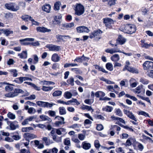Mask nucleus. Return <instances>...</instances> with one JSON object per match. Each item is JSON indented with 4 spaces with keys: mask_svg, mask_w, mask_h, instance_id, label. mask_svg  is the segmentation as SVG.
<instances>
[{
    "mask_svg": "<svg viewBox=\"0 0 153 153\" xmlns=\"http://www.w3.org/2000/svg\"><path fill=\"white\" fill-rule=\"evenodd\" d=\"M110 59L112 61L117 62L119 60L120 58L118 54H115L111 56Z\"/></svg>",
    "mask_w": 153,
    "mask_h": 153,
    "instance_id": "nucleus-19",
    "label": "nucleus"
},
{
    "mask_svg": "<svg viewBox=\"0 0 153 153\" xmlns=\"http://www.w3.org/2000/svg\"><path fill=\"white\" fill-rule=\"evenodd\" d=\"M103 129V126L101 124H97L96 129L98 131H101Z\"/></svg>",
    "mask_w": 153,
    "mask_h": 153,
    "instance_id": "nucleus-55",
    "label": "nucleus"
},
{
    "mask_svg": "<svg viewBox=\"0 0 153 153\" xmlns=\"http://www.w3.org/2000/svg\"><path fill=\"white\" fill-rule=\"evenodd\" d=\"M138 114L143 115L145 116L146 117H150L148 113H147L145 111H140L138 113Z\"/></svg>",
    "mask_w": 153,
    "mask_h": 153,
    "instance_id": "nucleus-53",
    "label": "nucleus"
},
{
    "mask_svg": "<svg viewBox=\"0 0 153 153\" xmlns=\"http://www.w3.org/2000/svg\"><path fill=\"white\" fill-rule=\"evenodd\" d=\"M131 138H128L126 140V144H124L126 146H130L131 145Z\"/></svg>",
    "mask_w": 153,
    "mask_h": 153,
    "instance_id": "nucleus-57",
    "label": "nucleus"
},
{
    "mask_svg": "<svg viewBox=\"0 0 153 153\" xmlns=\"http://www.w3.org/2000/svg\"><path fill=\"white\" fill-rule=\"evenodd\" d=\"M63 37H68L69 38H70V37L68 35H59L58 37H57V39L58 40L59 42H60L61 40H63V39H61Z\"/></svg>",
    "mask_w": 153,
    "mask_h": 153,
    "instance_id": "nucleus-51",
    "label": "nucleus"
},
{
    "mask_svg": "<svg viewBox=\"0 0 153 153\" xmlns=\"http://www.w3.org/2000/svg\"><path fill=\"white\" fill-rule=\"evenodd\" d=\"M149 9L146 8L145 7H143L140 9V12L143 16H147L149 15Z\"/></svg>",
    "mask_w": 153,
    "mask_h": 153,
    "instance_id": "nucleus-13",
    "label": "nucleus"
},
{
    "mask_svg": "<svg viewBox=\"0 0 153 153\" xmlns=\"http://www.w3.org/2000/svg\"><path fill=\"white\" fill-rule=\"evenodd\" d=\"M36 30L37 32L45 33L48 32V29L44 27H36Z\"/></svg>",
    "mask_w": 153,
    "mask_h": 153,
    "instance_id": "nucleus-22",
    "label": "nucleus"
},
{
    "mask_svg": "<svg viewBox=\"0 0 153 153\" xmlns=\"http://www.w3.org/2000/svg\"><path fill=\"white\" fill-rule=\"evenodd\" d=\"M7 124L9 125L10 124L9 126L10 128V129L12 130H15L18 127V125H15L13 123V122L11 121H7Z\"/></svg>",
    "mask_w": 153,
    "mask_h": 153,
    "instance_id": "nucleus-15",
    "label": "nucleus"
},
{
    "mask_svg": "<svg viewBox=\"0 0 153 153\" xmlns=\"http://www.w3.org/2000/svg\"><path fill=\"white\" fill-rule=\"evenodd\" d=\"M56 112L54 111L49 110L48 111V114L52 117H54L55 116Z\"/></svg>",
    "mask_w": 153,
    "mask_h": 153,
    "instance_id": "nucleus-58",
    "label": "nucleus"
},
{
    "mask_svg": "<svg viewBox=\"0 0 153 153\" xmlns=\"http://www.w3.org/2000/svg\"><path fill=\"white\" fill-rule=\"evenodd\" d=\"M33 130V128L32 127H23L22 128V132H26L29 131L30 130Z\"/></svg>",
    "mask_w": 153,
    "mask_h": 153,
    "instance_id": "nucleus-38",
    "label": "nucleus"
},
{
    "mask_svg": "<svg viewBox=\"0 0 153 153\" xmlns=\"http://www.w3.org/2000/svg\"><path fill=\"white\" fill-rule=\"evenodd\" d=\"M23 137L26 141H30V140L36 138L37 136L36 135L32 133H26L23 134Z\"/></svg>",
    "mask_w": 153,
    "mask_h": 153,
    "instance_id": "nucleus-7",
    "label": "nucleus"
},
{
    "mask_svg": "<svg viewBox=\"0 0 153 153\" xmlns=\"http://www.w3.org/2000/svg\"><path fill=\"white\" fill-rule=\"evenodd\" d=\"M58 151V150L57 148H54L52 149H49L48 150V153H57Z\"/></svg>",
    "mask_w": 153,
    "mask_h": 153,
    "instance_id": "nucleus-52",
    "label": "nucleus"
},
{
    "mask_svg": "<svg viewBox=\"0 0 153 153\" xmlns=\"http://www.w3.org/2000/svg\"><path fill=\"white\" fill-rule=\"evenodd\" d=\"M147 75L149 77L153 79V70H151Z\"/></svg>",
    "mask_w": 153,
    "mask_h": 153,
    "instance_id": "nucleus-63",
    "label": "nucleus"
},
{
    "mask_svg": "<svg viewBox=\"0 0 153 153\" xmlns=\"http://www.w3.org/2000/svg\"><path fill=\"white\" fill-rule=\"evenodd\" d=\"M143 68L144 70H152L153 69V62L146 61L143 65Z\"/></svg>",
    "mask_w": 153,
    "mask_h": 153,
    "instance_id": "nucleus-5",
    "label": "nucleus"
},
{
    "mask_svg": "<svg viewBox=\"0 0 153 153\" xmlns=\"http://www.w3.org/2000/svg\"><path fill=\"white\" fill-rule=\"evenodd\" d=\"M21 153H31L29 150H27L25 149H23L20 150Z\"/></svg>",
    "mask_w": 153,
    "mask_h": 153,
    "instance_id": "nucleus-64",
    "label": "nucleus"
},
{
    "mask_svg": "<svg viewBox=\"0 0 153 153\" xmlns=\"http://www.w3.org/2000/svg\"><path fill=\"white\" fill-rule=\"evenodd\" d=\"M10 71L12 73L13 77H16L18 75L17 71L16 69H11L10 70Z\"/></svg>",
    "mask_w": 153,
    "mask_h": 153,
    "instance_id": "nucleus-49",
    "label": "nucleus"
},
{
    "mask_svg": "<svg viewBox=\"0 0 153 153\" xmlns=\"http://www.w3.org/2000/svg\"><path fill=\"white\" fill-rule=\"evenodd\" d=\"M21 18L25 22H28L29 20L31 21L32 18L31 16L28 15L22 16L21 17Z\"/></svg>",
    "mask_w": 153,
    "mask_h": 153,
    "instance_id": "nucleus-18",
    "label": "nucleus"
},
{
    "mask_svg": "<svg viewBox=\"0 0 153 153\" xmlns=\"http://www.w3.org/2000/svg\"><path fill=\"white\" fill-rule=\"evenodd\" d=\"M115 110V113L117 115L120 117H122V113L120 108L116 109Z\"/></svg>",
    "mask_w": 153,
    "mask_h": 153,
    "instance_id": "nucleus-47",
    "label": "nucleus"
},
{
    "mask_svg": "<svg viewBox=\"0 0 153 153\" xmlns=\"http://www.w3.org/2000/svg\"><path fill=\"white\" fill-rule=\"evenodd\" d=\"M14 81L17 83L21 84L23 82V77L20 76L19 77L16 78Z\"/></svg>",
    "mask_w": 153,
    "mask_h": 153,
    "instance_id": "nucleus-34",
    "label": "nucleus"
},
{
    "mask_svg": "<svg viewBox=\"0 0 153 153\" xmlns=\"http://www.w3.org/2000/svg\"><path fill=\"white\" fill-rule=\"evenodd\" d=\"M51 59L52 61L54 62H57L59 60L60 57L57 54L55 53L52 55Z\"/></svg>",
    "mask_w": 153,
    "mask_h": 153,
    "instance_id": "nucleus-20",
    "label": "nucleus"
},
{
    "mask_svg": "<svg viewBox=\"0 0 153 153\" xmlns=\"http://www.w3.org/2000/svg\"><path fill=\"white\" fill-rule=\"evenodd\" d=\"M2 33H4L7 36H8L10 34H13V31L12 30H10L8 29L5 30L4 29V30Z\"/></svg>",
    "mask_w": 153,
    "mask_h": 153,
    "instance_id": "nucleus-37",
    "label": "nucleus"
},
{
    "mask_svg": "<svg viewBox=\"0 0 153 153\" xmlns=\"http://www.w3.org/2000/svg\"><path fill=\"white\" fill-rule=\"evenodd\" d=\"M53 139L54 141L57 142H60L61 140V137H57V135H53Z\"/></svg>",
    "mask_w": 153,
    "mask_h": 153,
    "instance_id": "nucleus-45",
    "label": "nucleus"
},
{
    "mask_svg": "<svg viewBox=\"0 0 153 153\" xmlns=\"http://www.w3.org/2000/svg\"><path fill=\"white\" fill-rule=\"evenodd\" d=\"M123 112L124 114H126L128 117L134 120L135 122L137 121V118L131 112L125 109L123 110Z\"/></svg>",
    "mask_w": 153,
    "mask_h": 153,
    "instance_id": "nucleus-8",
    "label": "nucleus"
},
{
    "mask_svg": "<svg viewBox=\"0 0 153 153\" xmlns=\"http://www.w3.org/2000/svg\"><path fill=\"white\" fill-rule=\"evenodd\" d=\"M62 16L61 15H59L58 16H54L53 17L54 21H53V23L54 24L59 25L60 24V22L57 19H62Z\"/></svg>",
    "mask_w": 153,
    "mask_h": 153,
    "instance_id": "nucleus-11",
    "label": "nucleus"
},
{
    "mask_svg": "<svg viewBox=\"0 0 153 153\" xmlns=\"http://www.w3.org/2000/svg\"><path fill=\"white\" fill-rule=\"evenodd\" d=\"M75 102L77 105H79L80 104V102H79L76 99H74L72 98V100H68L67 102H65V105H69L71 104L72 102Z\"/></svg>",
    "mask_w": 153,
    "mask_h": 153,
    "instance_id": "nucleus-14",
    "label": "nucleus"
},
{
    "mask_svg": "<svg viewBox=\"0 0 153 153\" xmlns=\"http://www.w3.org/2000/svg\"><path fill=\"white\" fill-rule=\"evenodd\" d=\"M18 56L21 59H26L27 58V52L26 51H23L22 53L19 54Z\"/></svg>",
    "mask_w": 153,
    "mask_h": 153,
    "instance_id": "nucleus-33",
    "label": "nucleus"
},
{
    "mask_svg": "<svg viewBox=\"0 0 153 153\" xmlns=\"http://www.w3.org/2000/svg\"><path fill=\"white\" fill-rule=\"evenodd\" d=\"M111 118L113 120H117L119 121V122H120L122 123L125 124V122L123 118L118 117H116L114 116H111Z\"/></svg>",
    "mask_w": 153,
    "mask_h": 153,
    "instance_id": "nucleus-28",
    "label": "nucleus"
},
{
    "mask_svg": "<svg viewBox=\"0 0 153 153\" xmlns=\"http://www.w3.org/2000/svg\"><path fill=\"white\" fill-rule=\"evenodd\" d=\"M105 67L108 70L110 71H111L113 70V65L111 63L108 62L106 64Z\"/></svg>",
    "mask_w": 153,
    "mask_h": 153,
    "instance_id": "nucleus-29",
    "label": "nucleus"
},
{
    "mask_svg": "<svg viewBox=\"0 0 153 153\" xmlns=\"http://www.w3.org/2000/svg\"><path fill=\"white\" fill-rule=\"evenodd\" d=\"M129 71L133 73L138 74L139 73L138 70L133 67L130 68V70H129Z\"/></svg>",
    "mask_w": 153,
    "mask_h": 153,
    "instance_id": "nucleus-50",
    "label": "nucleus"
},
{
    "mask_svg": "<svg viewBox=\"0 0 153 153\" xmlns=\"http://www.w3.org/2000/svg\"><path fill=\"white\" fill-rule=\"evenodd\" d=\"M60 49L59 46L54 45H48V49L50 51H59Z\"/></svg>",
    "mask_w": 153,
    "mask_h": 153,
    "instance_id": "nucleus-10",
    "label": "nucleus"
},
{
    "mask_svg": "<svg viewBox=\"0 0 153 153\" xmlns=\"http://www.w3.org/2000/svg\"><path fill=\"white\" fill-rule=\"evenodd\" d=\"M59 113L60 115L65 114L66 113V111L65 108L63 107H60L59 108Z\"/></svg>",
    "mask_w": 153,
    "mask_h": 153,
    "instance_id": "nucleus-31",
    "label": "nucleus"
},
{
    "mask_svg": "<svg viewBox=\"0 0 153 153\" xmlns=\"http://www.w3.org/2000/svg\"><path fill=\"white\" fill-rule=\"evenodd\" d=\"M4 6L6 9L13 11H16L19 9V5H16L15 3H6Z\"/></svg>",
    "mask_w": 153,
    "mask_h": 153,
    "instance_id": "nucleus-2",
    "label": "nucleus"
},
{
    "mask_svg": "<svg viewBox=\"0 0 153 153\" xmlns=\"http://www.w3.org/2000/svg\"><path fill=\"white\" fill-rule=\"evenodd\" d=\"M61 25L62 27L61 28V29L63 30L66 29L68 30L74 26V23L72 22L69 23L62 24Z\"/></svg>",
    "mask_w": 153,
    "mask_h": 153,
    "instance_id": "nucleus-9",
    "label": "nucleus"
},
{
    "mask_svg": "<svg viewBox=\"0 0 153 153\" xmlns=\"http://www.w3.org/2000/svg\"><path fill=\"white\" fill-rule=\"evenodd\" d=\"M81 108L83 110H88V111L92 110L93 111L94 109L92 108L91 106L83 105L81 107Z\"/></svg>",
    "mask_w": 153,
    "mask_h": 153,
    "instance_id": "nucleus-30",
    "label": "nucleus"
},
{
    "mask_svg": "<svg viewBox=\"0 0 153 153\" xmlns=\"http://www.w3.org/2000/svg\"><path fill=\"white\" fill-rule=\"evenodd\" d=\"M95 96L97 98H99L100 95L101 97H103L105 95V94L103 91H97L95 94Z\"/></svg>",
    "mask_w": 153,
    "mask_h": 153,
    "instance_id": "nucleus-25",
    "label": "nucleus"
},
{
    "mask_svg": "<svg viewBox=\"0 0 153 153\" xmlns=\"http://www.w3.org/2000/svg\"><path fill=\"white\" fill-rule=\"evenodd\" d=\"M72 96V94L69 91H66L64 94V96L66 99H69L71 98Z\"/></svg>",
    "mask_w": 153,
    "mask_h": 153,
    "instance_id": "nucleus-36",
    "label": "nucleus"
},
{
    "mask_svg": "<svg viewBox=\"0 0 153 153\" xmlns=\"http://www.w3.org/2000/svg\"><path fill=\"white\" fill-rule=\"evenodd\" d=\"M82 33H88L89 32L90 30L87 27L82 26Z\"/></svg>",
    "mask_w": 153,
    "mask_h": 153,
    "instance_id": "nucleus-48",
    "label": "nucleus"
},
{
    "mask_svg": "<svg viewBox=\"0 0 153 153\" xmlns=\"http://www.w3.org/2000/svg\"><path fill=\"white\" fill-rule=\"evenodd\" d=\"M140 82L144 85H147L149 82L148 80L144 78H141L140 79Z\"/></svg>",
    "mask_w": 153,
    "mask_h": 153,
    "instance_id": "nucleus-43",
    "label": "nucleus"
},
{
    "mask_svg": "<svg viewBox=\"0 0 153 153\" xmlns=\"http://www.w3.org/2000/svg\"><path fill=\"white\" fill-rule=\"evenodd\" d=\"M13 87L10 86H6L5 87V89L6 91H12L13 90Z\"/></svg>",
    "mask_w": 153,
    "mask_h": 153,
    "instance_id": "nucleus-62",
    "label": "nucleus"
},
{
    "mask_svg": "<svg viewBox=\"0 0 153 153\" xmlns=\"http://www.w3.org/2000/svg\"><path fill=\"white\" fill-rule=\"evenodd\" d=\"M136 144H138L137 147L138 148L139 150L141 151H142L144 148V147L143 145L138 142H135V143H134L133 144V146L134 147L136 146L135 145Z\"/></svg>",
    "mask_w": 153,
    "mask_h": 153,
    "instance_id": "nucleus-26",
    "label": "nucleus"
},
{
    "mask_svg": "<svg viewBox=\"0 0 153 153\" xmlns=\"http://www.w3.org/2000/svg\"><path fill=\"white\" fill-rule=\"evenodd\" d=\"M65 123L63 121H56L55 123V124L57 126H59L60 125H61L62 124H65Z\"/></svg>",
    "mask_w": 153,
    "mask_h": 153,
    "instance_id": "nucleus-61",
    "label": "nucleus"
},
{
    "mask_svg": "<svg viewBox=\"0 0 153 153\" xmlns=\"http://www.w3.org/2000/svg\"><path fill=\"white\" fill-rule=\"evenodd\" d=\"M7 117L10 119L14 120L16 118L15 114H14L10 112H9L7 114Z\"/></svg>",
    "mask_w": 153,
    "mask_h": 153,
    "instance_id": "nucleus-40",
    "label": "nucleus"
},
{
    "mask_svg": "<svg viewBox=\"0 0 153 153\" xmlns=\"http://www.w3.org/2000/svg\"><path fill=\"white\" fill-rule=\"evenodd\" d=\"M75 14L79 16L82 14L85 11V8L84 6L80 3H77L74 9Z\"/></svg>",
    "mask_w": 153,
    "mask_h": 153,
    "instance_id": "nucleus-3",
    "label": "nucleus"
},
{
    "mask_svg": "<svg viewBox=\"0 0 153 153\" xmlns=\"http://www.w3.org/2000/svg\"><path fill=\"white\" fill-rule=\"evenodd\" d=\"M78 64L76 63H66L64 65V67L65 68H67L71 66L72 67L78 66Z\"/></svg>",
    "mask_w": 153,
    "mask_h": 153,
    "instance_id": "nucleus-42",
    "label": "nucleus"
},
{
    "mask_svg": "<svg viewBox=\"0 0 153 153\" xmlns=\"http://www.w3.org/2000/svg\"><path fill=\"white\" fill-rule=\"evenodd\" d=\"M48 6V4H46L45 5H44L42 7V9L44 11H45L47 13H48V8L46 7Z\"/></svg>",
    "mask_w": 153,
    "mask_h": 153,
    "instance_id": "nucleus-60",
    "label": "nucleus"
},
{
    "mask_svg": "<svg viewBox=\"0 0 153 153\" xmlns=\"http://www.w3.org/2000/svg\"><path fill=\"white\" fill-rule=\"evenodd\" d=\"M74 62H77L79 63L82 62V56L76 57V58L74 60Z\"/></svg>",
    "mask_w": 153,
    "mask_h": 153,
    "instance_id": "nucleus-56",
    "label": "nucleus"
},
{
    "mask_svg": "<svg viewBox=\"0 0 153 153\" xmlns=\"http://www.w3.org/2000/svg\"><path fill=\"white\" fill-rule=\"evenodd\" d=\"M103 20L106 29L107 28L110 29H112V25L114 24V21L112 19L110 18H103Z\"/></svg>",
    "mask_w": 153,
    "mask_h": 153,
    "instance_id": "nucleus-4",
    "label": "nucleus"
},
{
    "mask_svg": "<svg viewBox=\"0 0 153 153\" xmlns=\"http://www.w3.org/2000/svg\"><path fill=\"white\" fill-rule=\"evenodd\" d=\"M67 82L69 84L73 86L74 84V79L73 77H71L67 80Z\"/></svg>",
    "mask_w": 153,
    "mask_h": 153,
    "instance_id": "nucleus-44",
    "label": "nucleus"
},
{
    "mask_svg": "<svg viewBox=\"0 0 153 153\" xmlns=\"http://www.w3.org/2000/svg\"><path fill=\"white\" fill-rule=\"evenodd\" d=\"M93 66L95 67V68L96 69H98L100 71L106 74H108V71H106L103 67H100L97 65H94Z\"/></svg>",
    "mask_w": 153,
    "mask_h": 153,
    "instance_id": "nucleus-21",
    "label": "nucleus"
},
{
    "mask_svg": "<svg viewBox=\"0 0 153 153\" xmlns=\"http://www.w3.org/2000/svg\"><path fill=\"white\" fill-rule=\"evenodd\" d=\"M141 99L145 100L148 102L151 103V101L149 99V98L148 97H143V96H141L137 95Z\"/></svg>",
    "mask_w": 153,
    "mask_h": 153,
    "instance_id": "nucleus-54",
    "label": "nucleus"
},
{
    "mask_svg": "<svg viewBox=\"0 0 153 153\" xmlns=\"http://www.w3.org/2000/svg\"><path fill=\"white\" fill-rule=\"evenodd\" d=\"M102 1L103 3L107 2V5L111 7L116 4L117 0H102Z\"/></svg>",
    "mask_w": 153,
    "mask_h": 153,
    "instance_id": "nucleus-12",
    "label": "nucleus"
},
{
    "mask_svg": "<svg viewBox=\"0 0 153 153\" xmlns=\"http://www.w3.org/2000/svg\"><path fill=\"white\" fill-rule=\"evenodd\" d=\"M95 147L96 148H99L100 147V144L98 140H96L95 141L94 143Z\"/></svg>",
    "mask_w": 153,
    "mask_h": 153,
    "instance_id": "nucleus-59",
    "label": "nucleus"
},
{
    "mask_svg": "<svg viewBox=\"0 0 153 153\" xmlns=\"http://www.w3.org/2000/svg\"><path fill=\"white\" fill-rule=\"evenodd\" d=\"M136 30V27L135 25L132 24H128L125 26L123 30V31L125 33L131 34L134 33Z\"/></svg>",
    "mask_w": 153,
    "mask_h": 153,
    "instance_id": "nucleus-1",
    "label": "nucleus"
},
{
    "mask_svg": "<svg viewBox=\"0 0 153 153\" xmlns=\"http://www.w3.org/2000/svg\"><path fill=\"white\" fill-rule=\"evenodd\" d=\"M103 32L100 29L94 30L92 32L89 33V38L92 39L95 37H97L103 33Z\"/></svg>",
    "mask_w": 153,
    "mask_h": 153,
    "instance_id": "nucleus-6",
    "label": "nucleus"
},
{
    "mask_svg": "<svg viewBox=\"0 0 153 153\" xmlns=\"http://www.w3.org/2000/svg\"><path fill=\"white\" fill-rule=\"evenodd\" d=\"M82 148L85 150H88L90 148L91 146L90 143H87L85 142H82Z\"/></svg>",
    "mask_w": 153,
    "mask_h": 153,
    "instance_id": "nucleus-24",
    "label": "nucleus"
},
{
    "mask_svg": "<svg viewBox=\"0 0 153 153\" xmlns=\"http://www.w3.org/2000/svg\"><path fill=\"white\" fill-rule=\"evenodd\" d=\"M61 4V3L59 1H57L55 2L54 5V9L55 10H59V7Z\"/></svg>",
    "mask_w": 153,
    "mask_h": 153,
    "instance_id": "nucleus-27",
    "label": "nucleus"
},
{
    "mask_svg": "<svg viewBox=\"0 0 153 153\" xmlns=\"http://www.w3.org/2000/svg\"><path fill=\"white\" fill-rule=\"evenodd\" d=\"M105 51L108 53H110L111 54H113L114 53L118 52H121L120 51H117L116 50H114L113 49H107L105 50Z\"/></svg>",
    "mask_w": 153,
    "mask_h": 153,
    "instance_id": "nucleus-35",
    "label": "nucleus"
},
{
    "mask_svg": "<svg viewBox=\"0 0 153 153\" xmlns=\"http://www.w3.org/2000/svg\"><path fill=\"white\" fill-rule=\"evenodd\" d=\"M37 104L40 107H48V102H45L41 101L36 102Z\"/></svg>",
    "mask_w": 153,
    "mask_h": 153,
    "instance_id": "nucleus-23",
    "label": "nucleus"
},
{
    "mask_svg": "<svg viewBox=\"0 0 153 153\" xmlns=\"http://www.w3.org/2000/svg\"><path fill=\"white\" fill-rule=\"evenodd\" d=\"M64 143L65 145L70 146H71L70 141L69 138H67L64 140Z\"/></svg>",
    "mask_w": 153,
    "mask_h": 153,
    "instance_id": "nucleus-41",
    "label": "nucleus"
},
{
    "mask_svg": "<svg viewBox=\"0 0 153 153\" xmlns=\"http://www.w3.org/2000/svg\"><path fill=\"white\" fill-rule=\"evenodd\" d=\"M24 91L21 89L15 88L13 92H12L14 95H15V96L18 95V94L20 93H23Z\"/></svg>",
    "mask_w": 153,
    "mask_h": 153,
    "instance_id": "nucleus-32",
    "label": "nucleus"
},
{
    "mask_svg": "<svg viewBox=\"0 0 153 153\" xmlns=\"http://www.w3.org/2000/svg\"><path fill=\"white\" fill-rule=\"evenodd\" d=\"M62 94V92L61 91H56L53 93V95L54 97L58 96L61 95Z\"/></svg>",
    "mask_w": 153,
    "mask_h": 153,
    "instance_id": "nucleus-46",
    "label": "nucleus"
},
{
    "mask_svg": "<svg viewBox=\"0 0 153 153\" xmlns=\"http://www.w3.org/2000/svg\"><path fill=\"white\" fill-rule=\"evenodd\" d=\"M117 41L120 44L122 45L125 42L126 40L120 35L119 36L117 39Z\"/></svg>",
    "mask_w": 153,
    "mask_h": 153,
    "instance_id": "nucleus-17",
    "label": "nucleus"
},
{
    "mask_svg": "<svg viewBox=\"0 0 153 153\" xmlns=\"http://www.w3.org/2000/svg\"><path fill=\"white\" fill-rule=\"evenodd\" d=\"M141 42V47L142 48H144L146 49H147L150 47L151 46H153L152 44H148L147 43H145V40H141L140 41Z\"/></svg>",
    "mask_w": 153,
    "mask_h": 153,
    "instance_id": "nucleus-16",
    "label": "nucleus"
},
{
    "mask_svg": "<svg viewBox=\"0 0 153 153\" xmlns=\"http://www.w3.org/2000/svg\"><path fill=\"white\" fill-rule=\"evenodd\" d=\"M102 110L103 111H105L107 112H111L113 110L112 107L109 106L107 105L104 108H103Z\"/></svg>",
    "mask_w": 153,
    "mask_h": 153,
    "instance_id": "nucleus-39",
    "label": "nucleus"
}]
</instances>
